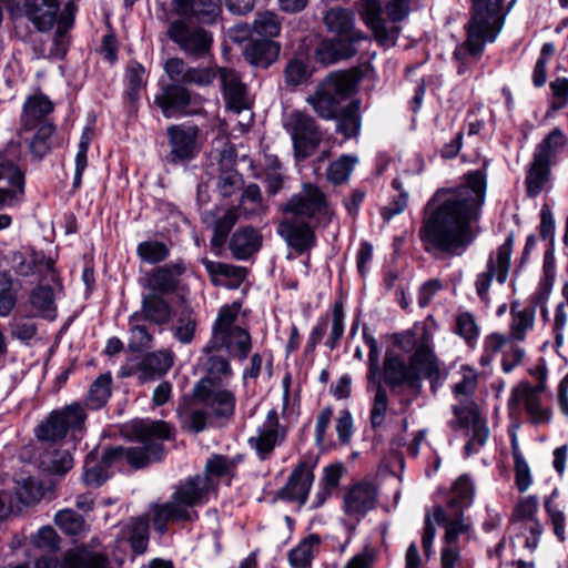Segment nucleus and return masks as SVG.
Masks as SVG:
<instances>
[{"label":"nucleus","mask_w":568,"mask_h":568,"mask_svg":"<svg viewBox=\"0 0 568 568\" xmlns=\"http://www.w3.org/2000/svg\"><path fill=\"white\" fill-rule=\"evenodd\" d=\"M485 191V174L478 170L466 174L463 185L434 194L419 229L426 252L436 250L452 255L471 242L470 222L484 203Z\"/></svg>","instance_id":"f257e3e1"},{"label":"nucleus","mask_w":568,"mask_h":568,"mask_svg":"<svg viewBox=\"0 0 568 568\" xmlns=\"http://www.w3.org/2000/svg\"><path fill=\"white\" fill-rule=\"evenodd\" d=\"M214 485L213 479L207 475H196L181 484L176 488L172 501L154 506L153 524L155 529L160 534H164L169 520H190L191 513L187 508L204 501Z\"/></svg>","instance_id":"f03ea898"},{"label":"nucleus","mask_w":568,"mask_h":568,"mask_svg":"<svg viewBox=\"0 0 568 568\" xmlns=\"http://www.w3.org/2000/svg\"><path fill=\"white\" fill-rule=\"evenodd\" d=\"M356 79L351 72H333L318 83L315 91L306 98V102L322 119L337 118L339 103L355 90Z\"/></svg>","instance_id":"7ed1b4c3"},{"label":"nucleus","mask_w":568,"mask_h":568,"mask_svg":"<svg viewBox=\"0 0 568 568\" xmlns=\"http://www.w3.org/2000/svg\"><path fill=\"white\" fill-rule=\"evenodd\" d=\"M504 0H473V16L467 24L466 48L478 54L487 41H493L501 29L500 6Z\"/></svg>","instance_id":"20e7f679"},{"label":"nucleus","mask_w":568,"mask_h":568,"mask_svg":"<svg viewBox=\"0 0 568 568\" xmlns=\"http://www.w3.org/2000/svg\"><path fill=\"white\" fill-rule=\"evenodd\" d=\"M132 433L142 446L124 448V458L134 468H142L152 462L160 460L163 445L160 439H169L171 428L163 420H140L132 425Z\"/></svg>","instance_id":"39448f33"},{"label":"nucleus","mask_w":568,"mask_h":568,"mask_svg":"<svg viewBox=\"0 0 568 568\" xmlns=\"http://www.w3.org/2000/svg\"><path fill=\"white\" fill-rule=\"evenodd\" d=\"M240 306L226 305L220 310L213 326V347H225L231 355L244 359L251 351V336L248 332L234 325L237 320Z\"/></svg>","instance_id":"423d86ee"},{"label":"nucleus","mask_w":568,"mask_h":568,"mask_svg":"<svg viewBox=\"0 0 568 568\" xmlns=\"http://www.w3.org/2000/svg\"><path fill=\"white\" fill-rule=\"evenodd\" d=\"M285 129L292 138L294 154L300 161L314 154L323 140L315 119L303 111H293L285 122Z\"/></svg>","instance_id":"0eeeda50"},{"label":"nucleus","mask_w":568,"mask_h":568,"mask_svg":"<svg viewBox=\"0 0 568 568\" xmlns=\"http://www.w3.org/2000/svg\"><path fill=\"white\" fill-rule=\"evenodd\" d=\"M85 420L83 408L78 405H69L62 410L53 412L41 423L37 429L40 440L55 442L65 436L69 429H82Z\"/></svg>","instance_id":"6e6552de"},{"label":"nucleus","mask_w":568,"mask_h":568,"mask_svg":"<svg viewBox=\"0 0 568 568\" xmlns=\"http://www.w3.org/2000/svg\"><path fill=\"white\" fill-rule=\"evenodd\" d=\"M169 38L190 55L201 58L212 45V37L204 29L191 27L182 20L173 21L168 29Z\"/></svg>","instance_id":"1a4fd4ad"},{"label":"nucleus","mask_w":568,"mask_h":568,"mask_svg":"<svg viewBox=\"0 0 568 568\" xmlns=\"http://www.w3.org/2000/svg\"><path fill=\"white\" fill-rule=\"evenodd\" d=\"M284 211L296 217H312L316 214H327L325 194L314 184L305 183L298 194L285 204Z\"/></svg>","instance_id":"9d476101"},{"label":"nucleus","mask_w":568,"mask_h":568,"mask_svg":"<svg viewBox=\"0 0 568 568\" xmlns=\"http://www.w3.org/2000/svg\"><path fill=\"white\" fill-rule=\"evenodd\" d=\"M219 77L227 108L236 113L248 110L252 100L239 73L233 69L222 68Z\"/></svg>","instance_id":"9b49d317"},{"label":"nucleus","mask_w":568,"mask_h":568,"mask_svg":"<svg viewBox=\"0 0 568 568\" xmlns=\"http://www.w3.org/2000/svg\"><path fill=\"white\" fill-rule=\"evenodd\" d=\"M513 251V237L509 236L506 242L498 248L497 256L489 258L487 271L479 275L476 282L477 293L485 298L494 276H497L499 283H504L507 278L510 266V254Z\"/></svg>","instance_id":"f8f14e48"},{"label":"nucleus","mask_w":568,"mask_h":568,"mask_svg":"<svg viewBox=\"0 0 568 568\" xmlns=\"http://www.w3.org/2000/svg\"><path fill=\"white\" fill-rule=\"evenodd\" d=\"M313 480L312 466L305 462L300 463L291 473L286 485L277 491L276 497L287 501H297L302 506L307 499Z\"/></svg>","instance_id":"ddd939ff"},{"label":"nucleus","mask_w":568,"mask_h":568,"mask_svg":"<svg viewBox=\"0 0 568 568\" xmlns=\"http://www.w3.org/2000/svg\"><path fill=\"white\" fill-rule=\"evenodd\" d=\"M428 332L423 327L420 344L416 347L410 357V371H413L418 377L423 375L430 379L432 388L435 390L436 384L440 379V369L438 361L428 345Z\"/></svg>","instance_id":"4468645a"},{"label":"nucleus","mask_w":568,"mask_h":568,"mask_svg":"<svg viewBox=\"0 0 568 568\" xmlns=\"http://www.w3.org/2000/svg\"><path fill=\"white\" fill-rule=\"evenodd\" d=\"M361 16L367 27L373 31L375 39L383 45L394 44L398 34V28L388 29L382 19V3L379 0H364Z\"/></svg>","instance_id":"2eb2a0df"},{"label":"nucleus","mask_w":568,"mask_h":568,"mask_svg":"<svg viewBox=\"0 0 568 568\" xmlns=\"http://www.w3.org/2000/svg\"><path fill=\"white\" fill-rule=\"evenodd\" d=\"M327 30L335 37L351 39V41L359 42L365 39L362 31L355 28L354 13L342 7H334L327 10L323 18Z\"/></svg>","instance_id":"dca6fc26"},{"label":"nucleus","mask_w":568,"mask_h":568,"mask_svg":"<svg viewBox=\"0 0 568 568\" xmlns=\"http://www.w3.org/2000/svg\"><path fill=\"white\" fill-rule=\"evenodd\" d=\"M278 233L298 253L310 250L315 244V235L308 223L296 216L283 220L278 225Z\"/></svg>","instance_id":"f3484780"},{"label":"nucleus","mask_w":568,"mask_h":568,"mask_svg":"<svg viewBox=\"0 0 568 568\" xmlns=\"http://www.w3.org/2000/svg\"><path fill=\"white\" fill-rule=\"evenodd\" d=\"M376 487L367 481L354 485L344 496V509L347 515L362 517L375 507Z\"/></svg>","instance_id":"a211bd4d"},{"label":"nucleus","mask_w":568,"mask_h":568,"mask_svg":"<svg viewBox=\"0 0 568 568\" xmlns=\"http://www.w3.org/2000/svg\"><path fill=\"white\" fill-rule=\"evenodd\" d=\"M26 17L41 31H49L57 22L59 0H23Z\"/></svg>","instance_id":"6ab92c4d"},{"label":"nucleus","mask_w":568,"mask_h":568,"mask_svg":"<svg viewBox=\"0 0 568 568\" xmlns=\"http://www.w3.org/2000/svg\"><path fill=\"white\" fill-rule=\"evenodd\" d=\"M170 136L171 153L169 161L176 163L194 156L197 130L195 128H184L172 125L168 129Z\"/></svg>","instance_id":"aec40b11"},{"label":"nucleus","mask_w":568,"mask_h":568,"mask_svg":"<svg viewBox=\"0 0 568 568\" xmlns=\"http://www.w3.org/2000/svg\"><path fill=\"white\" fill-rule=\"evenodd\" d=\"M174 11L200 23H213L221 12V0H173Z\"/></svg>","instance_id":"412c9836"},{"label":"nucleus","mask_w":568,"mask_h":568,"mask_svg":"<svg viewBox=\"0 0 568 568\" xmlns=\"http://www.w3.org/2000/svg\"><path fill=\"white\" fill-rule=\"evenodd\" d=\"M434 519L438 524L445 525V539L448 545L456 544L458 536L466 532L469 527L464 520L463 510L457 507L456 499H450L446 508L436 507Z\"/></svg>","instance_id":"4be33fe9"},{"label":"nucleus","mask_w":568,"mask_h":568,"mask_svg":"<svg viewBox=\"0 0 568 568\" xmlns=\"http://www.w3.org/2000/svg\"><path fill=\"white\" fill-rule=\"evenodd\" d=\"M520 404H524L534 424L545 423L550 417L549 409L540 406L539 396L534 394L532 386L528 383H520L513 389L509 407L515 408Z\"/></svg>","instance_id":"5701e85b"},{"label":"nucleus","mask_w":568,"mask_h":568,"mask_svg":"<svg viewBox=\"0 0 568 568\" xmlns=\"http://www.w3.org/2000/svg\"><path fill=\"white\" fill-rule=\"evenodd\" d=\"M358 42L335 37L322 40L315 50V59L322 64H332L338 60L349 59L356 53Z\"/></svg>","instance_id":"b1692460"},{"label":"nucleus","mask_w":568,"mask_h":568,"mask_svg":"<svg viewBox=\"0 0 568 568\" xmlns=\"http://www.w3.org/2000/svg\"><path fill=\"white\" fill-rule=\"evenodd\" d=\"M284 436L285 432L280 428L277 413L272 409L268 412L263 427L258 430L257 437L251 438L250 443L264 458L284 439Z\"/></svg>","instance_id":"393cba45"},{"label":"nucleus","mask_w":568,"mask_h":568,"mask_svg":"<svg viewBox=\"0 0 568 568\" xmlns=\"http://www.w3.org/2000/svg\"><path fill=\"white\" fill-rule=\"evenodd\" d=\"M155 103L166 118L184 112L191 104L190 92L180 84L166 85L162 93L155 98Z\"/></svg>","instance_id":"a878e982"},{"label":"nucleus","mask_w":568,"mask_h":568,"mask_svg":"<svg viewBox=\"0 0 568 568\" xmlns=\"http://www.w3.org/2000/svg\"><path fill=\"white\" fill-rule=\"evenodd\" d=\"M53 111V104L48 97L36 94L30 97L23 106L22 130L32 131L37 126L49 122L47 116Z\"/></svg>","instance_id":"bb28decb"},{"label":"nucleus","mask_w":568,"mask_h":568,"mask_svg":"<svg viewBox=\"0 0 568 568\" xmlns=\"http://www.w3.org/2000/svg\"><path fill=\"white\" fill-rule=\"evenodd\" d=\"M60 568H113V566L106 556L84 547H77L64 554Z\"/></svg>","instance_id":"cd10ccee"},{"label":"nucleus","mask_w":568,"mask_h":568,"mask_svg":"<svg viewBox=\"0 0 568 568\" xmlns=\"http://www.w3.org/2000/svg\"><path fill=\"white\" fill-rule=\"evenodd\" d=\"M230 375L229 362L221 356H211L207 361V376L202 378L194 387V398H207L215 383Z\"/></svg>","instance_id":"c85d7f7f"},{"label":"nucleus","mask_w":568,"mask_h":568,"mask_svg":"<svg viewBox=\"0 0 568 568\" xmlns=\"http://www.w3.org/2000/svg\"><path fill=\"white\" fill-rule=\"evenodd\" d=\"M173 365V355L169 351L148 353L138 364L139 379L146 382L154 376L164 375Z\"/></svg>","instance_id":"c756f323"},{"label":"nucleus","mask_w":568,"mask_h":568,"mask_svg":"<svg viewBox=\"0 0 568 568\" xmlns=\"http://www.w3.org/2000/svg\"><path fill=\"white\" fill-rule=\"evenodd\" d=\"M143 321H150L155 325H164L172 317L171 307L168 302L156 293H150L143 296L141 312H135Z\"/></svg>","instance_id":"7c9ffc66"},{"label":"nucleus","mask_w":568,"mask_h":568,"mask_svg":"<svg viewBox=\"0 0 568 568\" xmlns=\"http://www.w3.org/2000/svg\"><path fill=\"white\" fill-rule=\"evenodd\" d=\"M280 53V44L271 40H256L250 42L245 50V59L254 67L267 68L277 58Z\"/></svg>","instance_id":"2f4dec72"},{"label":"nucleus","mask_w":568,"mask_h":568,"mask_svg":"<svg viewBox=\"0 0 568 568\" xmlns=\"http://www.w3.org/2000/svg\"><path fill=\"white\" fill-rule=\"evenodd\" d=\"M262 237L256 230L246 226L239 229L232 236L230 250L234 257L245 260L254 254L261 246Z\"/></svg>","instance_id":"473e14b6"},{"label":"nucleus","mask_w":568,"mask_h":568,"mask_svg":"<svg viewBox=\"0 0 568 568\" xmlns=\"http://www.w3.org/2000/svg\"><path fill=\"white\" fill-rule=\"evenodd\" d=\"M384 379L392 387L408 383L413 387L418 386V376L407 367L398 357L386 356L384 363Z\"/></svg>","instance_id":"72a5a7b5"},{"label":"nucleus","mask_w":568,"mask_h":568,"mask_svg":"<svg viewBox=\"0 0 568 568\" xmlns=\"http://www.w3.org/2000/svg\"><path fill=\"white\" fill-rule=\"evenodd\" d=\"M0 180H7L11 185L18 187L14 190L0 189V209L10 205L18 200L24 192V178L23 173L14 164L10 162H0Z\"/></svg>","instance_id":"f704fd0d"},{"label":"nucleus","mask_w":568,"mask_h":568,"mask_svg":"<svg viewBox=\"0 0 568 568\" xmlns=\"http://www.w3.org/2000/svg\"><path fill=\"white\" fill-rule=\"evenodd\" d=\"M183 268L175 264L156 268L148 280V286L152 293L169 294L175 291L178 286V276L181 275Z\"/></svg>","instance_id":"c9c22d12"},{"label":"nucleus","mask_w":568,"mask_h":568,"mask_svg":"<svg viewBox=\"0 0 568 568\" xmlns=\"http://www.w3.org/2000/svg\"><path fill=\"white\" fill-rule=\"evenodd\" d=\"M129 326L130 337L128 347L130 351L143 352L152 347L153 333L140 315H131Z\"/></svg>","instance_id":"e433bc0d"},{"label":"nucleus","mask_w":568,"mask_h":568,"mask_svg":"<svg viewBox=\"0 0 568 568\" xmlns=\"http://www.w3.org/2000/svg\"><path fill=\"white\" fill-rule=\"evenodd\" d=\"M566 144L567 136L559 128H555L538 144L534 156L552 164L554 159L559 152L564 150Z\"/></svg>","instance_id":"4c0bfd02"},{"label":"nucleus","mask_w":568,"mask_h":568,"mask_svg":"<svg viewBox=\"0 0 568 568\" xmlns=\"http://www.w3.org/2000/svg\"><path fill=\"white\" fill-rule=\"evenodd\" d=\"M550 163L534 156L526 178V189L528 196H537L542 191L550 176Z\"/></svg>","instance_id":"58836bf2"},{"label":"nucleus","mask_w":568,"mask_h":568,"mask_svg":"<svg viewBox=\"0 0 568 568\" xmlns=\"http://www.w3.org/2000/svg\"><path fill=\"white\" fill-rule=\"evenodd\" d=\"M210 396L207 398H196L197 400L204 403L214 412L215 416L219 417H231L234 413L235 398L234 395L225 389H215V386L212 387L210 392Z\"/></svg>","instance_id":"ea45409f"},{"label":"nucleus","mask_w":568,"mask_h":568,"mask_svg":"<svg viewBox=\"0 0 568 568\" xmlns=\"http://www.w3.org/2000/svg\"><path fill=\"white\" fill-rule=\"evenodd\" d=\"M19 260L16 268L17 272L22 276H29L36 273L51 272L53 262L45 258L42 253L32 251L28 257H23L22 254H16L14 261Z\"/></svg>","instance_id":"a19ab883"},{"label":"nucleus","mask_w":568,"mask_h":568,"mask_svg":"<svg viewBox=\"0 0 568 568\" xmlns=\"http://www.w3.org/2000/svg\"><path fill=\"white\" fill-rule=\"evenodd\" d=\"M511 315V337L516 341H523L525 338L526 331L531 328L534 325L535 307L528 306L524 310H518V303H513Z\"/></svg>","instance_id":"79ce46f5"},{"label":"nucleus","mask_w":568,"mask_h":568,"mask_svg":"<svg viewBox=\"0 0 568 568\" xmlns=\"http://www.w3.org/2000/svg\"><path fill=\"white\" fill-rule=\"evenodd\" d=\"M320 537L317 535H310L303 539L298 546L292 549L288 554V560L294 568H307L313 558L314 548L320 545Z\"/></svg>","instance_id":"37998d69"},{"label":"nucleus","mask_w":568,"mask_h":568,"mask_svg":"<svg viewBox=\"0 0 568 568\" xmlns=\"http://www.w3.org/2000/svg\"><path fill=\"white\" fill-rule=\"evenodd\" d=\"M239 215L235 209H229L225 214L217 219L213 225V236L211 240L212 250L220 252L226 242L227 235L237 222Z\"/></svg>","instance_id":"c03bdc74"},{"label":"nucleus","mask_w":568,"mask_h":568,"mask_svg":"<svg viewBox=\"0 0 568 568\" xmlns=\"http://www.w3.org/2000/svg\"><path fill=\"white\" fill-rule=\"evenodd\" d=\"M336 119L337 131L346 138L355 136L361 126L359 103L352 101Z\"/></svg>","instance_id":"a18cd8bd"},{"label":"nucleus","mask_w":568,"mask_h":568,"mask_svg":"<svg viewBox=\"0 0 568 568\" xmlns=\"http://www.w3.org/2000/svg\"><path fill=\"white\" fill-rule=\"evenodd\" d=\"M111 395V377L109 375H100L91 385L87 405L92 409L102 407Z\"/></svg>","instance_id":"49530a36"},{"label":"nucleus","mask_w":568,"mask_h":568,"mask_svg":"<svg viewBox=\"0 0 568 568\" xmlns=\"http://www.w3.org/2000/svg\"><path fill=\"white\" fill-rule=\"evenodd\" d=\"M32 140L30 141V151L38 160L42 159L51 149V136L55 130L51 122H45L37 126Z\"/></svg>","instance_id":"de8ad7c7"},{"label":"nucleus","mask_w":568,"mask_h":568,"mask_svg":"<svg viewBox=\"0 0 568 568\" xmlns=\"http://www.w3.org/2000/svg\"><path fill=\"white\" fill-rule=\"evenodd\" d=\"M458 375L460 376V379L454 384L453 393L457 398H468L475 393V389L477 387V372L467 365H462L458 371Z\"/></svg>","instance_id":"09e8293b"},{"label":"nucleus","mask_w":568,"mask_h":568,"mask_svg":"<svg viewBox=\"0 0 568 568\" xmlns=\"http://www.w3.org/2000/svg\"><path fill=\"white\" fill-rule=\"evenodd\" d=\"M54 523L65 534L78 536L85 530L83 517L71 509H63L57 513Z\"/></svg>","instance_id":"8fccbe9b"},{"label":"nucleus","mask_w":568,"mask_h":568,"mask_svg":"<svg viewBox=\"0 0 568 568\" xmlns=\"http://www.w3.org/2000/svg\"><path fill=\"white\" fill-rule=\"evenodd\" d=\"M253 30L263 37H276L281 31V22L272 11L258 12L253 22Z\"/></svg>","instance_id":"3c124183"},{"label":"nucleus","mask_w":568,"mask_h":568,"mask_svg":"<svg viewBox=\"0 0 568 568\" xmlns=\"http://www.w3.org/2000/svg\"><path fill=\"white\" fill-rule=\"evenodd\" d=\"M136 253L141 260L155 264L168 257L169 248L163 242L145 241L138 245Z\"/></svg>","instance_id":"603ef678"},{"label":"nucleus","mask_w":568,"mask_h":568,"mask_svg":"<svg viewBox=\"0 0 568 568\" xmlns=\"http://www.w3.org/2000/svg\"><path fill=\"white\" fill-rule=\"evenodd\" d=\"M356 159L348 155H342L336 161L331 163L326 171L327 180L333 184H341L345 182L355 164Z\"/></svg>","instance_id":"864d4df0"},{"label":"nucleus","mask_w":568,"mask_h":568,"mask_svg":"<svg viewBox=\"0 0 568 568\" xmlns=\"http://www.w3.org/2000/svg\"><path fill=\"white\" fill-rule=\"evenodd\" d=\"M182 427L192 433H200L206 427V414L202 409L185 408L179 413Z\"/></svg>","instance_id":"5fc2aeb1"},{"label":"nucleus","mask_w":568,"mask_h":568,"mask_svg":"<svg viewBox=\"0 0 568 568\" xmlns=\"http://www.w3.org/2000/svg\"><path fill=\"white\" fill-rule=\"evenodd\" d=\"M148 520L138 517L132 520L130 541L135 552L142 554L148 546Z\"/></svg>","instance_id":"6e6d98bb"},{"label":"nucleus","mask_w":568,"mask_h":568,"mask_svg":"<svg viewBox=\"0 0 568 568\" xmlns=\"http://www.w3.org/2000/svg\"><path fill=\"white\" fill-rule=\"evenodd\" d=\"M32 542L37 548L49 552H54L60 548V538L57 531L50 526L39 529L32 537Z\"/></svg>","instance_id":"4d7b16f0"},{"label":"nucleus","mask_w":568,"mask_h":568,"mask_svg":"<svg viewBox=\"0 0 568 568\" xmlns=\"http://www.w3.org/2000/svg\"><path fill=\"white\" fill-rule=\"evenodd\" d=\"M387 407V393L381 385H378L371 410V424L373 428L379 427L384 423Z\"/></svg>","instance_id":"13d9d810"},{"label":"nucleus","mask_w":568,"mask_h":568,"mask_svg":"<svg viewBox=\"0 0 568 568\" xmlns=\"http://www.w3.org/2000/svg\"><path fill=\"white\" fill-rule=\"evenodd\" d=\"M17 496L21 503L31 505L38 503L42 498L43 491L38 481L27 479L18 485Z\"/></svg>","instance_id":"bf43d9fd"},{"label":"nucleus","mask_w":568,"mask_h":568,"mask_svg":"<svg viewBox=\"0 0 568 568\" xmlns=\"http://www.w3.org/2000/svg\"><path fill=\"white\" fill-rule=\"evenodd\" d=\"M454 497L452 499L457 500V507H460L463 510L464 507H467L471 503V498L474 495L473 483L469 477L464 475L460 476L453 487Z\"/></svg>","instance_id":"052dcab7"},{"label":"nucleus","mask_w":568,"mask_h":568,"mask_svg":"<svg viewBox=\"0 0 568 568\" xmlns=\"http://www.w3.org/2000/svg\"><path fill=\"white\" fill-rule=\"evenodd\" d=\"M31 304L39 312L49 315L53 311V291L49 286H40L31 294Z\"/></svg>","instance_id":"680f3d73"},{"label":"nucleus","mask_w":568,"mask_h":568,"mask_svg":"<svg viewBox=\"0 0 568 568\" xmlns=\"http://www.w3.org/2000/svg\"><path fill=\"white\" fill-rule=\"evenodd\" d=\"M307 77L306 65L300 60H291L284 70L285 83L290 87L300 85Z\"/></svg>","instance_id":"e2e57ef3"},{"label":"nucleus","mask_w":568,"mask_h":568,"mask_svg":"<svg viewBox=\"0 0 568 568\" xmlns=\"http://www.w3.org/2000/svg\"><path fill=\"white\" fill-rule=\"evenodd\" d=\"M242 205L247 214H257L263 211L262 196L260 187L256 184H250L243 195Z\"/></svg>","instance_id":"0e129e2a"},{"label":"nucleus","mask_w":568,"mask_h":568,"mask_svg":"<svg viewBox=\"0 0 568 568\" xmlns=\"http://www.w3.org/2000/svg\"><path fill=\"white\" fill-rule=\"evenodd\" d=\"M467 436L469 437V440L465 446V450L467 455H469L477 446L484 445L488 437V429L485 426L484 420L479 419L477 423L467 427Z\"/></svg>","instance_id":"69168bd1"},{"label":"nucleus","mask_w":568,"mask_h":568,"mask_svg":"<svg viewBox=\"0 0 568 568\" xmlns=\"http://www.w3.org/2000/svg\"><path fill=\"white\" fill-rule=\"evenodd\" d=\"M43 464H48V469L54 474H64L73 466V458L68 452H55Z\"/></svg>","instance_id":"338daca9"},{"label":"nucleus","mask_w":568,"mask_h":568,"mask_svg":"<svg viewBox=\"0 0 568 568\" xmlns=\"http://www.w3.org/2000/svg\"><path fill=\"white\" fill-rule=\"evenodd\" d=\"M233 466V462L224 456L216 455L206 462L205 473L203 475H207L211 479L212 476L220 477L227 474Z\"/></svg>","instance_id":"774afa93"}]
</instances>
